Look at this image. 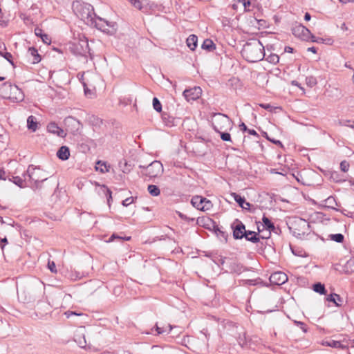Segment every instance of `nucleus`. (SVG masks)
<instances>
[{"label":"nucleus","mask_w":354,"mask_h":354,"mask_svg":"<svg viewBox=\"0 0 354 354\" xmlns=\"http://www.w3.org/2000/svg\"><path fill=\"white\" fill-rule=\"evenodd\" d=\"M47 130L49 133L57 135L61 138H64L66 135L64 130L59 127L57 124L55 122H50L48 124Z\"/></svg>","instance_id":"14"},{"label":"nucleus","mask_w":354,"mask_h":354,"mask_svg":"<svg viewBox=\"0 0 354 354\" xmlns=\"http://www.w3.org/2000/svg\"><path fill=\"white\" fill-rule=\"evenodd\" d=\"M239 2L242 3L245 8H248L250 6V0H238Z\"/></svg>","instance_id":"51"},{"label":"nucleus","mask_w":354,"mask_h":354,"mask_svg":"<svg viewBox=\"0 0 354 354\" xmlns=\"http://www.w3.org/2000/svg\"><path fill=\"white\" fill-rule=\"evenodd\" d=\"M292 32L295 37L304 41H308L310 38L315 37L310 31L301 24H295L292 28Z\"/></svg>","instance_id":"5"},{"label":"nucleus","mask_w":354,"mask_h":354,"mask_svg":"<svg viewBox=\"0 0 354 354\" xmlns=\"http://www.w3.org/2000/svg\"><path fill=\"white\" fill-rule=\"evenodd\" d=\"M27 55L32 64H37L41 61V56L38 53L37 50L34 47L28 48Z\"/></svg>","instance_id":"15"},{"label":"nucleus","mask_w":354,"mask_h":354,"mask_svg":"<svg viewBox=\"0 0 354 354\" xmlns=\"http://www.w3.org/2000/svg\"><path fill=\"white\" fill-rule=\"evenodd\" d=\"M245 238L247 241L256 243L259 241L258 234L253 231H247L245 234Z\"/></svg>","instance_id":"26"},{"label":"nucleus","mask_w":354,"mask_h":354,"mask_svg":"<svg viewBox=\"0 0 354 354\" xmlns=\"http://www.w3.org/2000/svg\"><path fill=\"white\" fill-rule=\"evenodd\" d=\"M326 299L328 301L333 302L337 306L342 305L340 302H342V300L339 295L330 294L327 297Z\"/></svg>","instance_id":"31"},{"label":"nucleus","mask_w":354,"mask_h":354,"mask_svg":"<svg viewBox=\"0 0 354 354\" xmlns=\"http://www.w3.org/2000/svg\"><path fill=\"white\" fill-rule=\"evenodd\" d=\"M227 131H222L221 132H218L221 135V138L223 141H230L231 140V136L230 134Z\"/></svg>","instance_id":"41"},{"label":"nucleus","mask_w":354,"mask_h":354,"mask_svg":"<svg viewBox=\"0 0 354 354\" xmlns=\"http://www.w3.org/2000/svg\"><path fill=\"white\" fill-rule=\"evenodd\" d=\"M232 196L233 197L234 200L241 207H243L244 203H245V198L240 195L237 194L236 193H232Z\"/></svg>","instance_id":"35"},{"label":"nucleus","mask_w":354,"mask_h":354,"mask_svg":"<svg viewBox=\"0 0 354 354\" xmlns=\"http://www.w3.org/2000/svg\"><path fill=\"white\" fill-rule=\"evenodd\" d=\"M95 26L97 28L106 32H110L111 30L108 28H106V20L99 17L95 20Z\"/></svg>","instance_id":"18"},{"label":"nucleus","mask_w":354,"mask_h":354,"mask_svg":"<svg viewBox=\"0 0 354 354\" xmlns=\"http://www.w3.org/2000/svg\"><path fill=\"white\" fill-rule=\"evenodd\" d=\"M349 163L346 160L342 161L340 163V169L342 171L346 172L349 169Z\"/></svg>","instance_id":"43"},{"label":"nucleus","mask_w":354,"mask_h":354,"mask_svg":"<svg viewBox=\"0 0 354 354\" xmlns=\"http://www.w3.org/2000/svg\"><path fill=\"white\" fill-rule=\"evenodd\" d=\"M267 61L270 63L277 64L279 61V57L277 55L272 54L270 55L267 58Z\"/></svg>","instance_id":"40"},{"label":"nucleus","mask_w":354,"mask_h":354,"mask_svg":"<svg viewBox=\"0 0 354 354\" xmlns=\"http://www.w3.org/2000/svg\"><path fill=\"white\" fill-rule=\"evenodd\" d=\"M325 206L331 208L333 209H336V207L338 206L337 203L335 198V197L330 196L328 197L325 201Z\"/></svg>","instance_id":"30"},{"label":"nucleus","mask_w":354,"mask_h":354,"mask_svg":"<svg viewBox=\"0 0 354 354\" xmlns=\"http://www.w3.org/2000/svg\"><path fill=\"white\" fill-rule=\"evenodd\" d=\"M115 239H119V240H127V241H129V240H130L131 237L130 236L122 237V236H118V235H116L115 234H113L110 236L109 242L113 241Z\"/></svg>","instance_id":"42"},{"label":"nucleus","mask_w":354,"mask_h":354,"mask_svg":"<svg viewBox=\"0 0 354 354\" xmlns=\"http://www.w3.org/2000/svg\"><path fill=\"white\" fill-rule=\"evenodd\" d=\"M131 2V3L133 5V6L136 8H138V9H141L142 8V6H141V2L139 1V0H133V1H130Z\"/></svg>","instance_id":"47"},{"label":"nucleus","mask_w":354,"mask_h":354,"mask_svg":"<svg viewBox=\"0 0 354 354\" xmlns=\"http://www.w3.org/2000/svg\"><path fill=\"white\" fill-rule=\"evenodd\" d=\"M202 90L198 86L186 89L183 92V95L187 101L195 100L201 95Z\"/></svg>","instance_id":"11"},{"label":"nucleus","mask_w":354,"mask_h":354,"mask_svg":"<svg viewBox=\"0 0 354 354\" xmlns=\"http://www.w3.org/2000/svg\"><path fill=\"white\" fill-rule=\"evenodd\" d=\"M233 229V236L235 239H241L245 237L247 231L245 230V225L238 219L232 225Z\"/></svg>","instance_id":"8"},{"label":"nucleus","mask_w":354,"mask_h":354,"mask_svg":"<svg viewBox=\"0 0 354 354\" xmlns=\"http://www.w3.org/2000/svg\"><path fill=\"white\" fill-rule=\"evenodd\" d=\"M10 93L12 96L10 97L15 98L16 100L21 101L24 100V94L20 88L16 85H12L9 84Z\"/></svg>","instance_id":"16"},{"label":"nucleus","mask_w":354,"mask_h":354,"mask_svg":"<svg viewBox=\"0 0 354 354\" xmlns=\"http://www.w3.org/2000/svg\"><path fill=\"white\" fill-rule=\"evenodd\" d=\"M201 47L203 49L206 50L208 52H212L216 49L215 44L209 39H205Z\"/></svg>","instance_id":"24"},{"label":"nucleus","mask_w":354,"mask_h":354,"mask_svg":"<svg viewBox=\"0 0 354 354\" xmlns=\"http://www.w3.org/2000/svg\"><path fill=\"white\" fill-rule=\"evenodd\" d=\"M250 206H251L250 203H249L248 202H246L245 201L243 207H242V208L244 209H248H248H250Z\"/></svg>","instance_id":"61"},{"label":"nucleus","mask_w":354,"mask_h":354,"mask_svg":"<svg viewBox=\"0 0 354 354\" xmlns=\"http://www.w3.org/2000/svg\"><path fill=\"white\" fill-rule=\"evenodd\" d=\"M264 227L268 230H274L275 227L273 223L266 216H263L262 218Z\"/></svg>","instance_id":"33"},{"label":"nucleus","mask_w":354,"mask_h":354,"mask_svg":"<svg viewBox=\"0 0 354 354\" xmlns=\"http://www.w3.org/2000/svg\"><path fill=\"white\" fill-rule=\"evenodd\" d=\"M204 198L201 196H194L191 200L192 205L198 210H201V206L204 203Z\"/></svg>","instance_id":"19"},{"label":"nucleus","mask_w":354,"mask_h":354,"mask_svg":"<svg viewBox=\"0 0 354 354\" xmlns=\"http://www.w3.org/2000/svg\"><path fill=\"white\" fill-rule=\"evenodd\" d=\"M297 326H299L301 329L304 331V332H306L307 331V329H306V325L303 323V322H295Z\"/></svg>","instance_id":"50"},{"label":"nucleus","mask_w":354,"mask_h":354,"mask_svg":"<svg viewBox=\"0 0 354 354\" xmlns=\"http://www.w3.org/2000/svg\"><path fill=\"white\" fill-rule=\"evenodd\" d=\"M27 127L28 129L35 132L37 129V122L36 118L33 115H30L27 119Z\"/></svg>","instance_id":"25"},{"label":"nucleus","mask_w":354,"mask_h":354,"mask_svg":"<svg viewBox=\"0 0 354 354\" xmlns=\"http://www.w3.org/2000/svg\"><path fill=\"white\" fill-rule=\"evenodd\" d=\"M198 37L195 35H191L187 39V45L192 50H194L197 46Z\"/></svg>","instance_id":"23"},{"label":"nucleus","mask_w":354,"mask_h":354,"mask_svg":"<svg viewBox=\"0 0 354 354\" xmlns=\"http://www.w3.org/2000/svg\"><path fill=\"white\" fill-rule=\"evenodd\" d=\"M313 290L321 295H325L326 293L324 285L321 283L314 284Z\"/></svg>","instance_id":"34"},{"label":"nucleus","mask_w":354,"mask_h":354,"mask_svg":"<svg viewBox=\"0 0 354 354\" xmlns=\"http://www.w3.org/2000/svg\"><path fill=\"white\" fill-rule=\"evenodd\" d=\"M73 7L77 9V15L82 20L87 19L88 21L90 19L93 21V16L96 17V15L94 13L93 8L91 4L77 3L76 5L75 3L73 4Z\"/></svg>","instance_id":"4"},{"label":"nucleus","mask_w":354,"mask_h":354,"mask_svg":"<svg viewBox=\"0 0 354 354\" xmlns=\"http://www.w3.org/2000/svg\"><path fill=\"white\" fill-rule=\"evenodd\" d=\"M312 41L317 42V43H324L325 40L322 38H316L315 37L314 38H310Z\"/></svg>","instance_id":"55"},{"label":"nucleus","mask_w":354,"mask_h":354,"mask_svg":"<svg viewBox=\"0 0 354 354\" xmlns=\"http://www.w3.org/2000/svg\"><path fill=\"white\" fill-rule=\"evenodd\" d=\"M212 207V203L210 201L207 200L206 198H204V203L203 206H201V211H207L209 210Z\"/></svg>","instance_id":"38"},{"label":"nucleus","mask_w":354,"mask_h":354,"mask_svg":"<svg viewBox=\"0 0 354 354\" xmlns=\"http://www.w3.org/2000/svg\"><path fill=\"white\" fill-rule=\"evenodd\" d=\"M73 48L76 55L85 56L90 50L88 39L84 36L80 37L78 41L73 44Z\"/></svg>","instance_id":"7"},{"label":"nucleus","mask_w":354,"mask_h":354,"mask_svg":"<svg viewBox=\"0 0 354 354\" xmlns=\"http://www.w3.org/2000/svg\"><path fill=\"white\" fill-rule=\"evenodd\" d=\"M214 227L217 236L221 235L223 237H225V232L221 230L218 226H214Z\"/></svg>","instance_id":"48"},{"label":"nucleus","mask_w":354,"mask_h":354,"mask_svg":"<svg viewBox=\"0 0 354 354\" xmlns=\"http://www.w3.org/2000/svg\"><path fill=\"white\" fill-rule=\"evenodd\" d=\"M212 124L213 129L216 132H221L222 131L230 130L232 128V121L226 115L217 113H214Z\"/></svg>","instance_id":"3"},{"label":"nucleus","mask_w":354,"mask_h":354,"mask_svg":"<svg viewBox=\"0 0 354 354\" xmlns=\"http://www.w3.org/2000/svg\"><path fill=\"white\" fill-rule=\"evenodd\" d=\"M133 202V199L132 197H129L124 200L122 203V205L124 207H127L130 204H131Z\"/></svg>","instance_id":"46"},{"label":"nucleus","mask_w":354,"mask_h":354,"mask_svg":"<svg viewBox=\"0 0 354 354\" xmlns=\"http://www.w3.org/2000/svg\"><path fill=\"white\" fill-rule=\"evenodd\" d=\"M74 341L81 348L86 346V341L85 339V328L81 327L77 328L74 333Z\"/></svg>","instance_id":"10"},{"label":"nucleus","mask_w":354,"mask_h":354,"mask_svg":"<svg viewBox=\"0 0 354 354\" xmlns=\"http://www.w3.org/2000/svg\"><path fill=\"white\" fill-rule=\"evenodd\" d=\"M113 26H114V24L111 23L106 20V28H108L109 29L110 28H113Z\"/></svg>","instance_id":"62"},{"label":"nucleus","mask_w":354,"mask_h":354,"mask_svg":"<svg viewBox=\"0 0 354 354\" xmlns=\"http://www.w3.org/2000/svg\"><path fill=\"white\" fill-rule=\"evenodd\" d=\"M156 330L157 331L158 334H162L166 331V329H165L163 327H159L157 324L156 325Z\"/></svg>","instance_id":"52"},{"label":"nucleus","mask_w":354,"mask_h":354,"mask_svg":"<svg viewBox=\"0 0 354 354\" xmlns=\"http://www.w3.org/2000/svg\"><path fill=\"white\" fill-rule=\"evenodd\" d=\"M65 126L67 130L72 133H77L82 127L80 122L72 116H68L64 120Z\"/></svg>","instance_id":"9"},{"label":"nucleus","mask_w":354,"mask_h":354,"mask_svg":"<svg viewBox=\"0 0 354 354\" xmlns=\"http://www.w3.org/2000/svg\"><path fill=\"white\" fill-rule=\"evenodd\" d=\"M6 48L4 44H0V55L8 60L12 66H14L12 54L6 51Z\"/></svg>","instance_id":"21"},{"label":"nucleus","mask_w":354,"mask_h":354,"mask_svg":"<svg viewBox=\"0 0 354 354\" xmlns=\"http://www.w3.org/2000/svg\"><path fill=\"white\" fill-rule=\"evenodd\" d=\"M0 179L5 180L6 179V174L3 169H0Z\"/></svg>","instance_id":"54"},{"label":"nucleus","mask_w":354,"mask_h":354,"mask_svg":"<svg viewBox=\"0 0 354 354\" xmlns=\"http://www.w3.org/2000/svg\"><path fill=\"white\" fill-rule=\"evenodd\" d=\"M57 156L62 160H66L70 156L69 148L66 146L61 147L57 152Z\"/></svg>","instance_id":"17"},{"label":"nucleus","mask_w":354,"mask_h":354,"mask_svg":"<svg viewBox=\"0 0 354 354\" xmlns=\"http://www.w3.org/2000/svg\"><path fill=\"white\" fill-rule=\"evenodd\" d=\"M330 237L332 241H334L337 243H342L344 239L343 234H330Z\"/></svg>","instance_id":"36"},{"label":"nucleus","mask_w":354,"mask_h":354,"mask_svg":"<svg viewBox=\"0 0 354 354\" xmlns=\"http://www.w3.org/2000/svg\"><path fill=\"white\" fill-rule=\"evenodd\" d=\"M308 51L312 52L313 53H317V49L315 47H310V48H308Z\"/></svg>","instance_id":"64"},{"label":"nucleus","mask_w":354,"mask_h":354,"mask_svg":"<svg viewBox=\"0 0 354 354\" xmlns=\"http://www.w3.org/2000/svg\"><path fill=\"white\" fill-rule=\"evenodd\" d=\"M65 315H66V317L68 318L70 317L71 315H82L83 314L82 313H76L75 312H73V311H68V312H66L65 313Z\"/></svg>","instance_id":"56"},{"label":"nucleus","mask_w":354,"mask_h":354,"mask_svg":"<svg viewBox=\"0 0 354 354\" xmlns=\"http://www.w3.org/2000/svg\"><path fill=\"white\" fill-rule=\"evenodd\" d=\"M140 167L145 169V174L149 178H156L163 172V166L162 163L158 160L153 161L146 167L142 165H140Z\"/></svg>","instance_id":"6"},{"label":"nucleus","mask_w":354,"mask_h":354,"mask_svg":"<svg viewBox=\"0 0 354 354\" xmlns=\"http://www.w3.org/2000/svg\"><path fill=\"white\" fill-rule=\"evenodd\" d=\"M338 123L341 126L348 127L350 128L354 129V120H339Z\"/></svg>","instance_id":"37"},{"label":"nucleus","mask_w":354,"mask_h":354,"mask_svg":"<svg viewBox=\"0 0 354 354\" xmlns=\"http://www.w3.org/2000/svg\"><path fill=\"white\" fill-rule=\"evenodd\" d=\"M270 281L272 283L282 285L288 281V277L284 272H276L270 275Z\"/></svg>","instance_id":"12"},{"label":"nucleus","mask_w":354,"mask_h":354,"mask_svg":"<svg viewBox=\"0 0 354 354\" xmlns=\"http://www.w3.org/2000/svg\"><path fill=\"white\" fill-rule=\"evenodd\" d=\"M6 243H8V240H7V239L6 237L2 239H1L0 247H1L2 250H3L4 247H5Z\"/></svg>","instance_id":"53"},{"label":"nucleus","mask_w":354,"mask_h":354,"mask_svg":"<svg viewBox=\"0 0 354 354\" xmlns=\"http://www.w3.org/2000/svg\"><path fill=\"white\" fill-rule=\"evenodd\" d=\"M239 127H240V129L243 131H248V127L247 126L243 123L242 122L240 125H239Z\"/></svg>","instance_id":"57"},{"label":"nucleus","mask_w":354,"mask_h":354,"mask_svg":"<svg viewBox=\"0 0 354 354\" xmlns=\"http://www.w3.org/2000/svg\"><path fill=\"white\" fill-rule=\"evenodd\" d=\"M226 266L230 272L240 274L244 270L243 266L235 260L227 261Z\"/></svg>","instance_id":"13"},{"label":"nucleus","mask_w":354,"mask_h":354,"mask_svg":"<svg viewBox=\"0 0 354 354\" xmlns=\"http://www.w3.org/2000/svg\"><path fill=\"white\" fill-rule=\"evenodd\" d=\"M110 165H107L104 162L100 160L97 162V166H95L96 171H99L102 174L106 173L109 171Z\"/></svg>","instance_id":"27"},{"label":"nucleus","mask_w":354,"mask_h":354,"mask_svg":"<svg viewBox=\"0 0 354 354\" xmlns=\"http://www.w3.org/2000/svg\"><path fill=\"white\" fill-rule=\"evenodd\" d=\"M285 52L286 53H293V48L290 46H286L285 47Z\"/></svg>","instance_id":"59"},{"label":"nucleus","mask_w":354,"mask_h":354,"mask_svg":"<svg viewBox=\"0 0 354 354\" xmlns=\"http://www.w3.org/2000/svg\"><path fill=\"white\" fill-rule=\"evenodd\" d=\"M311 19V16L308 12H306L304 15V19L306 21H310Z\"/></svg>","instance_id":"63"},{"label":"nucleus","mask_w":354,"mask_h":354,"mask_svg":"<svg viewBox=\"0 0 354 354\" xmlns=\"http://www.w3.org/2000/svg\"><path fill=\"white\" fill-rule=\"evenodd\" d=\"M249 134L250 135H252V136H258V133H257V131L254 129H248V131Z\"/></svg>","instance_id":"58"},{"label":"nucleus","mask_w":354,"mask_h":354,"mask_svg":"<svg viewBox=\"0 0 354 354\" xmlns=\"http://www.w3.org/2000/svg\"><path fill=\"white\" fill-rule=\"evenodd\" d=\"M147 190L149 193L153 196H158L160 194L159 187L154 185H149L147 187Z\"/></svg>","instance_id":"32"},{"label":"nucleus","mask_w":354,"mask_h":354,"mask_svg":"<svg viewBox=\"0 0 354 354\" xmlns=\"http://www.w3.org/2000/svg\"><path fill=\"white\" fill-rule=\"evenodd\" d=\"M48 266L49 270L52 272H53V273H56L57 272V269H56L55 263L53 261H48Z\"/></svg>","instance_id":"45"},{"label":"nucleus","mask_w":354,"mask_h":354,"mask_svg":"<svg viewBox=\"0 0 354 354\" xmlns=\"http://www.w3.org/2000/svg\"><path fill=\"white\" fill-rule=\"evenodd\" d=\"M24 178L29 182V186L33 189H40L41 187V183L47 180V177L43 175V171L39 167H35L32 165L28 166L26 172L23 175Z\"/></svg>","instance_id":"2"},{"label":"nucleus","mask_w":354,"mask_h":354,"mask_svg":"<svg viewBox=\"0 0 354 354\" xmlns=\"http://www.w3.org/2000/svg\"><path fill=\"white\" fill-rule=\"evenodd\" d=\"M35 33L37 36L41 37L43 42L47 44H50L51 42L50 38L48 35L43 32V30L39 28H36L35 29Z\"/></svg>","instance_id":"22"},{"label":"nucleus","mask_w":354,"mask_h":354,"mask_svg":"<svg viewBox=\"0 0 354 354\" xmlns=\"http://www.w3.org/2000/svg\"><path fill=\"white\" fill-rule=\"evenodd\" d=\"M268 140H270L272 142L276 144V145H279L281 147H283V145H282L281 142L279 141V140H274V139L271 140V139H269V138H268Z\"/></svg>","instance_id":"60"},{"label":"nucleus","mask_w":354,"mask_h":354,"mask_svg":"<svg viewBox=\"0 0 354 354\" xmlns=\"http://www.w3.org/2000/svg\"><path fill=\"white\" fill-rule=\"evenodd\" d=\"M153 109L158 112H160L162 111L161 103L157 97H154L153 99Z\"/></svg>","instance_id":"39"},{"label":"nucleus","mask_w":354,"mask_h":354,"mask_svg":"<svg viewBox=\"0 0 354 354\" xmlns=\"http://www.w3.org/2000/svg\"><path fill=\"white\" fill-rule=\"evenodd\" d=\"M242 53L250 62L261 61L265 56L264 47L261 41L257 39L247 42L243 46Z\"/></svg>","instance_id":"1"},{"label":"nucleus","mask_w":354,"mask_h":354,"mask_svg":"<svg viewBox=\"0 0 354 354\" xmlns=\"http://www.w3.org/2000/svg\"><path fill=\"white\" fill-rule=\"evenodd\" d=\"M322 344L337 348H344L346 347V346L344 345L340 341H336L333 339L324 341Z\"/></svg>","instance_id":"20"},{"label":"nucleus","mask_w":354,"mask_h":354,"mask_svg":"<svg viewBox=\"0 0 354 354\" xmlns=\"http://www.w3.org/2000/svg\"><path fill=\"white\" fill-rule=\"evenodd\" d=\"M306 83H307V84H308L309 86H310L312 87L317 84V80L313 76L308 77H306Z\"/></svg>","instance_id":"44"},{"label":"nucleus","mask_w":354,"mask_h":354,"mask_svg":"<svg viewBox=\"0 0 354 354\" xmlns=\"http://www.w3.org/2000/svg\"><path fill=\"white\" fill-rule=\"evenodd\" d=\"M259 106L269 111L272 110V106L269 104H260Z\"/></svg>","instance_id":"49"},{"label":"nucleus","mask_w":354,"mask_h":354,"mask_svg":"<svg viewBox=\"0 0 354 354\" xmlns=\"http://www.w3.org/2000/svg\"><path fill=\"white\" fill-rule=\"evenodd\" d=\"M10 180H11V179H10ZM12 181L15 184L17 185V186H19V187H26L27 185V182H28V180L27 178L25 179V178L23 179L22 178L19 177V176H12Z\"/></svg>","instance_id":"29"},{"label":"nucleus","mask_w":354,"mask_h":354,"mask_svg":"<svg viewBox=\"0 0 354 354\" xmlns=\"http://www.w3.org/2000/svg\"><path fill=\"white\" fill-rule=\"evenodd\" d=\"M96 185L100 186V191L104 194L107 198L108 203L112 200L111 191L106 185H100L98 183H95Z\"/></svg>","instance_id":"28"}]
</instances>
